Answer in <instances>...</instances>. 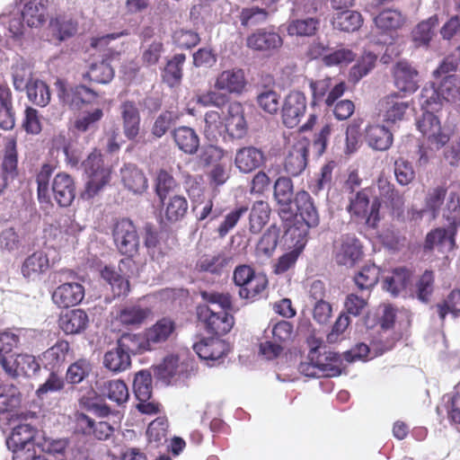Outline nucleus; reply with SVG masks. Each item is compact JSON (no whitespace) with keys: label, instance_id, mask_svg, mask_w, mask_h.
I'll return each mask as SVG.
<instances>
[{"label":"nucleus","instance_id":"1","mask_svg":"<svg viewBox=\"0 0 460 460\" xmlns=\"http://www.w3.org/2000/svg\"><path fill=\"white\" fill-rule=\"evenodd\" d=\"M273 196L283 212H291L294 203L297 214L308 228L316 227L319 225V214L312 197L305 190H299L294 195L293 181L290 178L280 176L275 181Z\"/></svg>","mask_w":460,"mask_h":460},{"label":"nucleus","instance_id":"2","mask_svg":"<svg viewBox=\"0 0 460 460\" xmlns=\"http://www.w3.org/2000/svg\"><path fill=\"white\" fill-rule=\"evenodd\" d=\"M88 181L81 197L84 199H91L97 196L111 178V169L104 165L102 155L100 150L94 149L83 162Z\"/></svg>","mask_w":460,"mask_h":460},{"label":"nucleus","instance_id":"3","mask_svg":"<svg viewBox=\"0 0 460 460\" xmlns=\"http://www.w3.org/2000/svg\"><path fill=\"white\" fill-rule=\"evenodd\" d=\"M310 363L301 366L303 372L308 376H338L341 374V359L338 353L324 351L322 353L319 348L312 349L308 354Z\"/></svg>","mask_w":460,"mask_h":460},{"label":"nucleus","instance_id":"4","mask_svg":"<svg viewBox=\"0 0 460 460\" xmlns=\"http://www.w3.org/2000/svg\"><path fill=\"white\" fill-rule=\"evenodd\" d=\"M231 310H216L208 305H199L196 314L199 322L203 324L207 332L221 336L228 333L234 324V317L230 313Z\"/></svg>","mask_w":460,"mask_h":460},{"label":"nucleus","instance_id":"5","mask_svg":"<svg viewBox=\"0 0 460 460\" xmlns=\"http://www.w3.org/2000/svg\"><path fill=\"white\" fill-rule=\"evenodd\" d=\"M112 238L116 248L126 258L132 259L138 252L140 241L137 226L129 218H120L112 226Z\"/></svg>","mask_w":460,"mask_h":460},{"label":"nucleus","instance_id":"6","mask_svg":"<svg viewBox=\"0 0 460 460\" xmlns=\"http://www.w3.org/2000/svg\"><path fill=\"white\" fill-rule=\"evenodd\" d=\"M134 266L133 259L125 258L119 261L118 271L110 266H105L101 270L102 278L111 286L115 297L126 296L129 294V277Z\"/></svg>","mask_w":460,"mask_h":460},{"label":"nucleus","instance_id":"7","mask_svg":"<svg viewBox=\"0 0 460 460\" xmlns=\"http://www.w3.org/2000/svg\"><path fill=\"white\" fill-rule=\"evenodd\" d=\"M133 391L137 400V409L143 414H156L160 411V404L152 401L153 378L148 370H140L135 375Z\"/></svg>","mask_w":460,"mask_h":460},{"label":"nucleus","instance_id":"8","mask_svg":"<svg viewBox=\"0 0 460 460\" xmlns=\"http://www.w3.org/2000/svg\"><path fill=\"white\" fill-rule=\"evenodd\" d=\"M309 87L312 92L313 106L324 104L326 107H332L344 94L347 84L341 81L333 85L332 79L326 76L323 79L310 80Z\"/></svg>","mask_w":460,"mask_h":460},{"label":"nucleus","instance_id":"9","mask_svg":"<svg viewBox=\"0 0 460 460\" xmlns=\"http://www.w3.org/2000/svg\"><path fill=\"white\" fill-rule=\"evenodd\" d=\"M416 127L428 142L438 150L450 139L449 134L442 128L438 116L430 111H422L421 116L416 119Z\"/></svg>","mask_w":460,"mask_h":460},{"label":"nucleus","instance_id":"10","mask_svg":"<svg viewBox=\"0 0 460 460\" xmlns=\"http://www.w3.org/2000/svg\"><path fill=\"white\" fill-rule=\"evenodd\" d=\"M59 100L71 109H80L84 104L94 102L98 93L83 84L67 88L62 81L56 83Z\"/></svg>","mask_w":460,"mask_h":460},{"label":"nucleus","instance_id":"11","mask_svg":"<svg viewBox=\"0 0 460 460\" xmlns=\"http://www.w3.org/2000/svg\"><path fill=\"white\" fill-rule=\"evenodd\" d=\"M362 255V245L354 235H342L334 244L333 256L339 265L352 267Z\"/></svg>","mask_w":460,"mask_h":460},{"label":"nucleus","instance_id":"12","mask_svg":"<svg viewBox=\"0 0 460 460\" xmlns=\"http://www.w3.org/2000/svg\"><path fill=\"white\" fill-rule=\"evenodd\" d=\"M174 238L167 232H160L152 223H146L143 226L144 245L152 258L164 257L172 248L169 241Z\"/></svg>","mask_w":460,"mask_h":460},{"label":"nucleus","instance_id":"13","mask_svg":"<svg viewBox=\"0 0 460 460\" xmlns=\"http://www.w3.org/2000/svg\"><path fill=\"white\" fill-rule=\"evenodd\" d=\"M201 177L188 176L185 184L189 197L192 201V211L199 221H203L212 213L214 202L211 198H206L200 184Z\"/></svg>","mask_w":460,"mask_h":460},{"label":"nucleus","instance_id":"14","mask_svg":"<svg viewBox=\"0 0 460 460\" xmlns=\"http://www.w3.org/2000/svg\"><path fill=\"white\" fill-rule=\"evenodd\" d=\"M306 111V97L304 93L291 91L286 97L282 105L281 117L283 124L293 128L296 127Z\"/></svg>","mask_w":460,"mask_h":460},{"label":"nucleus","instance_id":"15","mask_svg":"<svg viewBox=\"0 0 460 460\" xmlns=\"http://www.w3.org/2000/svg\"><path fill=\"white\" fill-rule=\"evenodd\" d=\"M309 145V140L303 137L290 147L284 162L288 173L297 176L305 171L308 163Z\"/></svg>","mask_w":460,"mask_h":460},{"label":"nucleus","instance_id":"16","mask_svg":"<svg viewBox=\"0 0 460 460\" xmlns=\"http://www.w3.org/2000/svg\"><path fill=\"white\" fill-rule=\"evenodd\" d=\"M226 133L231 138L241 139L248 131L244 118V110L239 102H232L227 105L226 113H224Z\"/></svg>","mask_w":460,"mask_h":460},{"label":"nucleus","instance_id":"17","mask_svg":"<svg viewBox=\"0 0 460 460\" xmlns=\"http://www.w3.org/2000/svg\"><path fill=\"white\" fill-rule=\"evenodd\" d=\"M84 287L78 282L58 285L51 295L53 303L59 308H69L79 305L84 298Z\"/></svg>","mask_w":460,"mask_h":460},{"label":"nucleus","instance_id":"18","mask_svg":"<svg viewBox=\"0 0 460 460\" xmlns=\"http://www.w3.org/2000/svg\"><path fill=\"white\" fill-rule=\"evenodd\" d=\"M119 53L112 50H107L100 61L90 65L88 71L83 75L84 79L96 84H108L114 77V69L111 62L119 58Z\"/></svg>","mask_w":460,"mask_h":460},{"label":"nucleus","instance_id":"19","mask_svg":"<svg viewBox=\"0 0 460 460\" xmlns=\"http://www.w3.org/2000/svg\"><path fill=\"white\" fill-rule=\"evenodd\" d=\"M58 327L66 335H78L84 333L90 325V317L82 308H74L60 314Z\"/></svg>","mask_w":460,"mask_h":460},{"label":"nucleus","instance_id":"20","mask_svg":"<svg viewBox=\"0 0 460 460\" xmlns=\"http://www.w3.org/2000/svg\"><path fill=\"white\" fill-rule=\"evenodd\" d=\"M193 349L201 359L214 366L217 361L227 355L230 346L218 338H204L194 343Z\"/></svg>","mask_w":460,"mask_h":460},{"label":"nucleus","instance_id":"21","mask_svg":"<svg viewBox=\"0 0 460 460\" xmlns=\"http://www.w3.org/2000/svg\"><path fill=\"white\" fill-rule=\"evenodd\" d=\"M265 162L264 152L256 146H243L235 152L234 165L242 173H251L261 167Z\"/></svg>","mask_w":460,"mask_h":460},{"label":"nucleus","instance_id":"22","mask_svg":"<svg viewBox=\"0 0 460 460\" xmlns=\"http://www.w3.org/2000/svg\"><path fill=\"white\" fill-rule=\"evenodd\" d=\"M283 44L281 36L270 29H259L249 35L246 45L249 49L261 52H271L279 49Z\"/></svg>","mask_w":460,"mask_h":460},{"label":"nucleus","instance_id":"23","mask_svg":"<svg viewBox=\"0 0 460 460\" xmlns=\"http://www.w3.org/2000/svg\"><path fill=\"white\" fill-rule=\"evenodd\" d=\"M456 227L449 225L448 228L438 227L430 231L425 239L423 248L431 251L435 248L440 252L452 251L456 246L455 234Z\"/></svg>","mask_w":460,"mask_h":460},{"label":"nucleus","instance_id":"24","mask_svg":"<svg viewBox=\"0 0 460 460\" xmlns=\"http://www.w3.org/2000/svg\"><path fill=\"white\" fill-rule=\"evenodd\" d=\"M408 108V102L402 101L397 93H390L378 102L379 114L386 122L402 120Z\"/></svg>","mask_w":460,"mask_h":460},{"label":"nucleus","instance_id":"25","mask_svg":"<svg viewBox=\"0 0 460 460\" xmlns=\"http://www.w3.org/2000/svg\"><path fill=\"white\" fill-rule=\"evenodd\" d=\"M50 267L49 258L43 251L28 255L21 265V273L28 281H34L44 275Z\"/></svg>","mask_w":460,"mask_h":460},{"label":"nucleus","instance_id":"26","mask_svg":"<svg viewBox=\"0 0 460 460\" xmlns=\"http://www.w3.org/2000/svg\"><path fill=\"white\" fill-rule=\"evenodd\" d=\"M418 71L407 61L402 60L394 67V79L396 88L405 93H412L419 88Z\"/></svg>","mask_w":460,"mask_h":460},{"label":"nucleus","instance_id":"27","mask_svg":"<svg viewBox=\"0 0 460 460\" xmlns=\"http://www.w3.org/2000/svg\"><path fill=\"white\" fill-rule=\"evenodd\" d=\"M245 75L241 68H233L221 72L216 79L215 88L229 93L241 94L246 87Z\"/></svg>","mask_w":460,"mask_h":460},{"label":"nucleus","instance_id":"28","mask_svg":"<svg viewBox=\"0 0 460 460\" xmlns=\"http://www.w3.org/2000/svg\"><path fill=\"white\" fill-rule=\"evenodd\" d=\"M55 200L60 207H68L75 197V186L73 178L65 172L58 173L52 182Z\"/></svg>","mask_w":460,"mask_h":460},{"label":"nucleus","instance_id":"29","mask_svg":"<svg viewBox=\"0 0 460 460\" xmlns=\"http://www.w3.org/2000/svg\"><path fill=\"white\" fill-rule=\"evenodd\" d=\"M3 369L13 378L20 376H31L40 370V364L32 355L18 354L13 360L10 359Z\"/></svg>","mask_w":460,"mask_h":460},{"label":"nucleus","instance_id":"30","mask_svg":"<svg viewBox=\"0 0 460 460\" xmlns=\"http://www.w3.org/2000/svg\"><path fill=\"white\" fill-rule=\"evenodd\" d=\"M123 132L128 140H134L140 131V114L136 103L132 101L123 102L119 107Z\"/></svg>","mask_w":460,"mask_h":460},{"label":"nucleus","instance_id":"31","mask_svg":"<svg viewBox=\"0 0 460 460\" xmlns=\"http://www.w3.org/2000/svg\"><path fill=\"white\" fill-rule=\"evenodd\" d=\"M0 174L8 181L14 180L18 175L17 142L13 137L5 140Z\"/></svg>","mask_w":460,"mask_h":460},{"label":"nucleus","instance_id":"32","mask_svg":"<svg viewBox=\"0 0 460 460\" xmlns=\"http://www.w3.org/2000/svg\"><path fill=\"white\" fill-rule=\"evenodd\" d=\"M120 177L124 187L133 193H142L147 189V178L136 164H124L120 169Z\"/></svg>","mask_w":460,"mask_h":460},{"label":"nucleus","instance_id":"33","mask_svg":"<svg viewBox=\"0 0 460 460\" xmlns=\"http://www.w3.org/2000/svg\"><path fill=\"white\" fill-rule=\"evenodd\" d=\"M365 140L371 148L385 151L393 145L394 137L387 128L383 125L375 124L366 128Z\"/></svg>","mask_w":460,"mask_h":460},{"label":"nucleus","instance_id":"34","mask_svg":"<svg viewBox=\"0 0 460 460\" xmlns=\"http://www.w3.org/2000/svg\"><path fill=\"white\" fill-rule=\"evenodd\" d=\"M271 209L267 201L256 200L249 213L248 230L253 235L259 234L269 223Z\"/></svg>","mask_w":460,"mask_h":460},{"label":"nucleus","instance_id":"35","mask_svg":"<svg viewBox=\"0 0 460 460\" xmlns=\"http://www.w3.org/2000/svg\"><path fill=\"white\" fill-rule=\"evenodd\" d=\"M117 345L130 358L132 355H140L152 349L145 332H125L118 339Z\"/></svg>","mask_w":460,"mask_h":460},{"label":"nucleus","instance_id":"36","mask_svg":"<svg viewBox=\"0 0 460 460\" xmlns=\"http://www.w3.org/2000/svg\"><path fill=\"white\" fill-rule=\"evenodd\" d=\"M49 0H30L25 3L22 18L29 27H39L46 21Z\"/></svg>","mask_w":460,"mask_h":460},{"label":"nucleus","instance_id":"37","mask_svg":"<svg viewBox=\"0 0 460 460\" xmlns=\"http://www.w3.org/2000/svg\"><path fill=\"white\" fill-rule=\"evenodd\" d=\"M40 434L30 424H20L14 427L6 439L8 449L17 448L29 443H37L40 440Z\"/></svg>","mask_w":460,"mask_h":460},{"label":"nucleus","instance_id":"38","mask_svg":"<svg viewBox=\"0 0 460 460\" xmlns=\"http://www.w3.org/2000/svg\"><path fill=\"white\" fill-rule=\"evenodd\" d=\"M70 350V344L67 341L58 340L52 347L42 354V362L46 368L56 371L66 361Z\"/></svg>","mask_w":460,"mask_h":460},{"label":"nucleus","instance_id":"39","mask_svg":"<svg viewBox=\"0 0 460 460\" xmlns=\"http://www.w3.org/2000/svg\"><path fill=\"white\" fill-rule=\"evenodd\" d=\"M364 19L358 11L343 10L333 14L332 24L333 29L344 32H354L358 31Z\"/></svg>","mask_w":460,"mask_h":460},{"label":"nucleus","instance_id":"40","mask_svg":"<svg viewBox=\"0 0 460 460\" xmlns=\"http://www.w3.org/2000/svg\"><path fill=\"white\" fill-rule=\"evenodd\" d=\"M172 137L180 150L193 155L199 147V137L196 131L187 126H181L172 131Z\"/></svg>","mask_w":460,"mask_h":460},{"label":"nucleus","instance_id":"41","mask_svg":"<svg viewBox=\"0 0 460 460\" xmlns=\"http://www.w3.org/2000/svg\"><path fill=\"white\" fill-rule=\"evenodd\" d=\"M280 233L281 231L279 226L276 225L270 226L256 243V255L258 257L270 258L277 249Z\"/></svg>","mask_w":460,"mask_h":460},{"label":"nucleus","instance_id":"42","mask_svg":"<svg viewBox=\"0 0 460 460\" xmlns=\"http://www.w3.org/2000/svg\"><path fill=\"white\" fill-rule=\"evenodd\" d=\"M377 188L380 195L389 201V204L392 207L393 216L400 218L403 211V197L395 190L394 184H392L386 178H378Z\"/></svg>","mask_w":460,"mask_h":460},{"label":"nucleus","instance_id":"43","mask_svg":"<svg viewBox=\"0 0 460 460\" xmlns=\"http://www.w3.org/2000/svg\"><path fill=\"white\" fill-rule=\"evenodd\" d=\"M371 190L368 188L361 189L356 191L349 199L347 211L350 216L351 220L354 222L357 219H363L366 217V209L371 204L370 199Z\"/></svg>","mask_w":460,"mask_h":460},{"label":"nucleus","instance_id":"44","mask_svg":"<svg viewBox=\"0 0 460 460\" xmlns=\"http://www.w3.org/2000/svg\"><path fill=\"white\" fill-rule=\"evenodd\" d=\"M164 216L169 223H176L181 220L187 214L189 204L187 199L181 195H174L168 199L161 201Z\"/></svg>","mask_w":460,"mask_h":460},{"label":"nucleus","instance_id":"45","mask_svg":"<svg viewBox=\"0 0 460 460\" xmlns=\"http://www.w3.org/2000/svg\"><path fill=\"white\" fill-rule=\"evenodd\" d=\"M103 366L112 373H121L130 367L131 358L116 344L115 348L105 352Z\"/></svg>","mask_w":460,"mask_h":460},{"label":"nucleus","instance_id":"46","mask_svg":"<svg viewBox=\"0 0 460 460\" xmlns=\"http://www.w3.org/2000/svg\"><path fill=\"white\" fill-rule=\"evenodd\" d=\"M374 22L381 32L388 33L400 29L404 23V18L399 11L386 9L374 18Z\"/></svg>","mask_w":460,"mask_h":460},{"label":"nucleus","instance_id":"47","mask_svg":"<svg viewBox=\"0 0 460 460\" xmlns=\"http://www.w3.org/2000/svg\"><path fill=\"white\" fill-rule=\"evenodd\" d=\"M175 330V323L169 318L158 320L153 326L148 328L145 333L150 347L166 341Z\"/></svg>","mask_w":460,"mask_h":460},{"label":"nucleus","instance_id":"48","mask_svg":"<svg viewBox=\"0 0 460 460\" xmlns=\"http://www.w3.org/2000/svg\"><path fill=\"white\" fill-rule=\"evenodd\" d=\"M411 271L405 267L395 268L392 275L384 280V288L392 295L397 296L402 290L405 289L410 283Z\"/></svg>","mask_w":460,"mask_h":460},{"label":"nucleus","instance_id":"49","mask_svg":"<svg viewBox=\"0 0 460 460\" xmlns=\"http://www.w3.org/2000/svg\"><path fill=\"white\" fill-rule=\"evenodd\" d=\"M185 59L184 54H176L167 61L162 72V78L168 86L174 87L181 83Z\"/></svg>","mask_w":460,"mask_h":460},{"label":"nucleus","instance_id":"50","mask_svg":"<svg viewBox=\"0 0 460 460\" xmlns=\"http://www.w3.org/2000/svg\"><path fill=\"white\" fill-rule=\"evenodd\" d=\"M230 258L223 252L217 254H204L197 262V268L199 271L220 275L226 267Z\"/></svg>","mask_w":460,"mask_h":460},{"label":"nucleus","instance_id":"51","mask_svg":"<svg viewBox=\"0 0 460 460\" xmlns=\"http://www.w3.org/2000/svg\"><path fill=\"white\" fill-rule=\"evenodd\" d=\"M100 390L103 395L118 404L126 402L129 397L128 388L126 383L120 379L104 382Z\"/></svg>","mask_w":460,"mask_h":460},{"label":"nucleus","instance_id":"52","mask_svg":"<svg viewBox=\"0 0 460 460\" xmlns=\"http://www.w3.org/2000/svg\"><path fill=\"white\" fill-rule=\"evenodd\" d=\"M150 314L149 309L138 305H126L118 314V320L122 325H140Z\"/></svg>","mask_w":460,"mask_h":460},{"label":"nucleus","instance_id":"53","mask_svg":"<svg viewBox=\"0 0 460 460\" xmlns=\"http://www.w3.org/2000/svg\"><path fill=\"white\" fill-rule=\"evenodd\" d=\"M204 135L210 142L217 141L218 137L226 133L225 121L217 111H208L205 113Z\"/></svg>","mask_w":460,"mask_h":460},{"label":"nucleus","instance_id":"54","mask_svg":"<svg viewBox=\"0 0 460 460\" xmlns=\"http://www.w3.org/2000/svg\"><path fill=\"white\" fill-rule=\"evenodd\" d=\"M447 189L445 185H439L428 190L425 197V207L427 212L436 218L442 210L446 200Z\"/></svg>","mask_w":460,"mask_h":460},{"label":"nucleus","instance_id":"55","mask_svg":"<svg viewBox=\"0 0 460 460\" xmlns=\"http://www.w3.org/2000/svg\"><path fill=\"white\" fill-rule=\"evenodd\" d=\"M179 187L177 181L173 175L164 169L157 172L155 180V190L160 201L167 199L168 195Z\"/></svg>","mask_w":460,"mask_h":460},{"label":"nucleus","instance_id":"56","mask_svg":"<svg viewBox=\"0 0 460 460\" xmlns=\"http://www.w3.org/2000/svg\"><path fill=\"white\" fill-rule=\"evenodd\" d=\"M267 287L268 279L266 276L260 273L250 280L245 287L239 288L238 294L242 299L255 301L263 296Z\"/></svg>","mask_w":460,"mask_h":460},{"label":"nucleus","instance_id":"57","mask_svg":"<svg viewBox=\"0 0 460 460\" xmlns=\"http://www.w3.org/2000/svg\"><path fill=\"white\" fill-rule=\"evenodd\" d=\"M438 25V15H432L418 23L412 31L413 40L418 46H427L434 35V29Z\"/></svg>","mask_w":460,"mask_h":460},{"label":"nucleus","instance_id":"58","mask_svg":"<svg viewBox=\"0 0 460 460\" xmlns=\"http://www.w3.org/2000/svg\"><path fill=\"white\" fill-rule=\"evenodd\" d=\"M28 99L35 105L45 107L51 99L49 85L39 79L31 81L27 87Z\"/></svg>","mask_w":460,"mask_h":460},{"label":"nucleus","instance_id":"59","mask_svg":"<svg viewBox=\"0 0 460 460\" xmlns=\"http://www.w3.org/2000/svg\"><path fill=\"white\" fill-rule=\"evenodd\" d=\"M441 97L448 102L455 103L460 101V76L449 75L444 76L438 86Z\"/></svg>","mask_w":460,"mask_h":460},{"label":"nucleus","instance_id":"60","mask_svg":"<svg viewBox=\"0 0 460 460\" xmlns=\"http://www.w3.org/2000/svg\"><path fill=\"white\" fill-rule=\"evenodd\" d=\"M92 370L93 366L90 360L79 358L68 367L66 373V379L72 385L80 384L90 376Z\"/></svg>","mask_w":460,"mask_h":460},{"label":"nucleus","instance_id":"61","mask_svg":"<svg viewBox=\"0 0 460 460\" xmlns=\"http://www.w3.org/2000/svg\"><path fill=\"white\" fill-rule=\"evenodd\" d=\"M439 319L444 322L447 315L451 314L454 317L460 315V290H452L447 296L436 305Z\"/></svg>","mask_w":460,"mask_h":460},{"label":"nucleus","instance_id":"62","mask_svg":"<svg viewBox=\"0 0 460 460\" xmlns=\"http://www.w3.org/2000/svg\"><path fill=\"white\" fill-rule=\"evenodd\" d=\"M380 276V269L376 265L365 266L354 277L359 290H368L376 286Z\"/></svg>","mask_w":460,"mask_h":460},{"label":"nucleus","instance_id":"63","mask_svg":"<svg viewBox=\"0 0 460 460\" xmlns=\"http://www.w3.org/2000/svg\"><path fill=\"white\" fill-rule=\"evenodd\" d=\"M319 23V19L313 17L293 20L288 26V32L291 36H312L316 32Z\"/></svg>","mask_w":460,"mask_h":460},{"label":"nucleus","instance_id":"64","mask_svg":"<svg viewBox=\"0 0 460 460\" xmlns=\"http://www.w3.org/2000/svg\"><path fill=\"white\" fill-rule=\"evenodd\" d=\"M168 422L164 418H157L150 422L146 429V436L150 444L155 447L167 441Z\"/></svg>","mask_w":460,"mask_h":460}]
</instances>
